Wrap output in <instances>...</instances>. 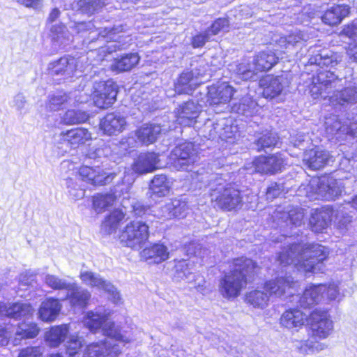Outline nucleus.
<instances>
[{
  "label": "nucleus",
  "mask_w": 357,
  "mask_h": 357,
  "mask_svg": "<svg viewBox=\"0 0 357 357\" xmlns=\"http://www.w3.org/2000/svg\"><path fill=\"white\" fill-rule=\"evenodd\" d=\"M84 324L91 332L101 329L107 337L100 343L87 346L83 357H116L121 351L120 343H128L130 339L121 335L107 315L100 310L89 311L84 318Z\"/></svg>",
  "instance_id": "f257e3e1"
},
{
  "label": "nucleus",
  "mask_w": 357,
  "mask_h": 357,
  "mask_svg": "<svg viewBox=\"0 0 357 357\" xmlns=\"http://www.w3.org/2000/svg\"><path fill=\"white\" fill-rule=\"evenodd\" d=\"M328 251L319 244H292L279 255L278 261L285 266L294 264L305 272L320 271V264L328 257Z\"/></svg>",
  "instance_id": "f03ea898"
},
{
  "label": "nucleus",
  "mask_w": 357,
  "mask_h": 357,
  "mask_svg": "<svg viewBox=\"0 0 357 357\" xmlns=\"http://www.w3.org/2000/svg\"><path fill=\"white\" fill-rule=\"evenodd\" d=\"M257 268L256 264L250 259L237 258L233 261L232 270L220 280L219 291L225 298L238 296L247 284V278Z\"/></svg>",
  "instance_id": "7ed1b4c3"
},
{
  "label": "nucleus",
  "mask_w": 357,
  "mask_h": 357,
  "mask_svg": "<svg viewBox=\"0 0 357 357\" xmlns=\"http://www.w3.org/2000/svg\"><path fill=\"white\" fill-rule=\"evenodd\" d=\"M344 185L342 180L332 176L313 178L308 184L302 185L299 192L304 191L305 196L310 200L319 199L332 200L342 194Z\"/></svg>",
  "instance_id": "20e7f679"
},
{
  "label": "nucleus",
  "mask_w": 357,
  "mask_h": 357,
  "mask_svg": "<svg viewBox=\"0 0 357 357\" xmlns=\"http://www.w3.org/2000/svg\"><path fill=\"white\" fill-rule=\"evenodd\" d=\"M211 202L215 206L225 211L240 208L243 199L240 191L231 184H225L221 178L210 183Z\"/></svg>",
  "instance_id": "39448f33"
},
{
  "label": "nucleus",
  "mask_w": 357,
  "mask_h": 357,
  "mask_svg": "<svg viewBox=\"0 0 357 357\" xmlns=\"http://www.w3.org/2000/svg\"><path fill=\"white\" fill-rule=\"evenodd\" d=\"M149 237V227L140 220L130 221L121 230L119 238L126 247L141 249Z\"/></svg>",
  "instance_id": "423d86ee"
},
{
  "label": "nucleus",
  "mask_w": 357,
  "mask_h": 357,
  "mask_svg": "<svg viewBox=\"0 0 357 357\" xmlns=\"http://www.w3.org/2000/svg\"><path fill=\"white\" fill-rule=\"evenodd\" d=\"M342 82L334 73L329 70H321L316 76H313L310 92L314 99L326 97V94L333 88L339 86Z\"/></svg>",
  "instance_id": "0eeeda50"
},
{
  "label": "nucleus",
  "mask_w": 357,
  "mask_h": 357,
  "mask_svg": "<svg viewBox=\"0 0 357 357\" xmlns=\"http://www.w3.org/2000/svg\"><path fill=\"white\" fill-rule=\"evenodd\" d=\"M116 85L112 80L100 81L93 85L92 98L96 106L101 109L110 107L116 100Z\"/></svg>",
  "instance_id": "6e6552de"
},
{
  "label": "nucleus",
  "mask_w": 357,
  "mask_h": 357,
  "mask_svg": "<svg viewBox=\"0 0 357 357\" xmlns=\"http://www.w3.org/2000/svg\"><path fill=\"white\" fill-rule=\"evenodd\" d=\"M196 158L195 145L191 142H184L176 146L169 155L170 164L176 170L186 169L195 162Z\"/></svg>",
  "instance_id": "1a4fd4ad"
},
{
  "label": "nucleus",
  "mask_w": 357,
  "mask_h": 357,
  "mask_svg": "<svg viewBox=\"0 0 357 357\" xmlns=\"http://www.w3.org/2000/svg\"><path fill=\"white\" fill-rule=\"evenodd\" d=\"M79 278L85 285L100 291H104L109 294L114 302L117 303L120 300V294L116 288L100 274L91 271H82L79 273Z\"/></svg>",
  "instance_id": "9d476101"
},
{
  "label": "nucleus",
  "mask_w": 357,
  "mask_h": 357,
  "mask_svg": "<svg viewBox=\"0 0 357 357\" xmlns=\"http://www.w3.org/2000/svg\"><path fill=\"white\" fill-rule=\"evenodd\" d=\"M283 165L284 159L282 155L275 154L270 156H259L251 163L247 164L245 169L250 174L254 172L273 174L281 171Z\"/></svg>",
  "instance_id": "9b49d317"
},
{
  "label": "nucleus",
  "mask_w": 357,
  "mask_h": 357,
  "mask_svg": "<svg viewBox=\"0 0 357 357\" xmlns=\"http://www.w3.org/2000/svg\"><path fill=\"white\" fill-rule=\"evenodd\" d=\"M310 325L313 337L327 338L333 331V322L326 311L315 310L310 315Z\"/></svg>",
  "instance_id": "f8f14e48"
},
{
  "label": "nucleus",
  "mask_w": 357,
  "mask_h": 357,
  "mask_svg": "<svg viewBox=\"0 0 357 357\" xmlns=\"http://www.w3.org/2000/svg\"><path fill=\"white\" fill-rule=\"evenodd\" d=\"M58 137V143L65 144L70 149H77L91 140V132L84 128L77 127L61 132Z\"/></svg>",
  "instance_id": "ddd939ff"
},
{
  "label": "nucleus",
  "mask_w": 357,
  "mask_h": 357,
  "mask_svg": "<svg viewBox=\"0 0 357 357\" xmlns=\"http://www.w3.org/2000/svg\"><path fill=\"white\" fill-rule=\"evenodd\" d=\"M161 128L159 125L146 123L142 125L135 132L133 137L128 139V143L131 146H137L138 144L149 145L154 143L161 133Z\"/></svg>",
  "instance_id": "4468645a"
},
{
  "label": "nucleus",
  "mask_w": 357,
  "mask_h": 357,
  "mask_svg": "<svg viewBox=\"0 0 357 357\" xmlns=\"http://www.w3.org/2000/svg\"><path fill=\"white\" fill-rule=\"evenodd\" d=\"M312 54L309 58L310 65L323 67H335L342 61V55L327 49H310Z\"/></svg>",
  "instance_id": "2eb2a0df"
},
{
  "label": "nucleus",
  "mask_w": 357,
  "mask_h": 357,
  "mask_svg": "<svg viewBox=\"0 0 357 357\" xmlns=\"http://www.w3.org/2000/svg\"><path fill=\"white\" fill-rule=\"evenodd\" d=\"M79 174L82 179L93 185H102L109 183L116 176L115 173H109L100 169H93L88 166L79 168Z\"/></svg>",
  "instance_id": "dca6fc26"
},
{
  "label": "nucleus",
  "mask_w": 357,
  "mask_h": 357,
  "mask_svg": "<svg viewBox=\"0 0 357 357\" xmlns=\"http://www.w3.org/2000/svg\"><path fill=\"white\" fill-rule=\"evenodd\" d=\"M234 89L226 82L213 85L208 89L207 102L210 105H220L227 104Z\"/></svg>",
  "instance_id": "f3484780"
},
{
  "label": "nucleus",
  "mask_w": 357,
  "mask_h": 357,
  "mask_svg": "<svg viewBox=\"0 0 357 357\" xmlns=\"http://www.w3.org/2000/svg\"><path fill=\"white\" fill-rule=\"evenodd\" d=\"M78 61L74 57L64 56L52 62L48 66V71L51 75H61L70 77L77 70Z\"/></svg>",
  "instance_id": "a211bd4d"
},
{
  "label": "nucleus",
  "mask_w": 357,
  "mask_h": 357,
  "mask_svg": "<svg viewBox=\"0 0 357 357\" xmlns=\"http://www.w3.org/2000/svg\"><path fill=\"white\" fill-rule=\"evenodd\" d=\"M333 106H351L357 103V86L349 85L342 90H336L329 98Z\"/></svg>",
  "instance_id": "6ab92c4d"
},
{
  "label": "nucleus",
  "mask_w": 357,
  "mask_h": 357,
  "mask_svg": "<svg viewBox=\"0 0 357 357\" xmlns=\"http://www.w3.org/2000/svg\"><path fill=\"white\" fill-rule=\"evenodd\" d=\"M200 107L193 101L181 105L176 111V121L183 126H189L199 116Z\"/></svg>",
  "instance_id": "aec40b11"
},
{
  "label": "nucleus",
  "mask_w": 357,
  "mask_h": 357,
  "mask_svg": "<svg viewBox=\"0 0 357 357\" xmlns=\"http://www.w3.org/2000/svg\"><path fill=\"white\" fill-rule=\"evenodd\" d=\"M40 331V327L35 322L22 321L18 323L13 333V343L14 345H18L22 340L35 338Z\"/></svg>",
  "instance_id": "412c9836"
},
{
  "label": "nucleus",
  "mask_w": 357,
  "mask_h": 357,
  "mask_svg": "<svg viewBox=\"0 0 357 357\" xmlns=\"http://www.w3.org/2000/svg\"><path fill=\"white\" fill-rule=\"evenodd\" d=\"M62 305L58 299L48 298L43 301L38 310V316L44 322L54 321L59 314Z\"/></svg>",
  "instance_id": "4be33fe9"
},
{
  "label": "nucleus",
  "mask_w": 357,
  "mask_h": 357,
  "mask_svg": "<svg viewBox=\"0 0 357 357\" xmlns=\"http://www.w3.org/2000/svg\"><path fill=\"white\" fill-rule=\"evenodd\" d=\"M126 126L124 117L120 114L110 113L107 114L100 121V126L103 132L112 135L122 132Z\"/></svg>",
  "instance_id": "5701e85b"
},
{
  "label": "nucleus",
  "mask_w": 357,
  "mask_h": 357,
  "mask_svg": "<svg viewBox=\"0 0 357 357\" xmlns=\"http://www.w3.org/2000/svg\"><path fill=\"white\" fill-rule=\"evenodd\" d=\"M188 210L189 206L185 200L174 199L161 207L162 213L160 216L165 219L184 218Z\"/></svg>",
  "instance_id": "b1692460"
},
{
  "label": "nucleus",
  "mask_w": 357,
  "mask_h": 357,
  "mask_svg": "<svg viewBox=\"0 0 357 357\" xmlns=\"http://www.w3.org/2000/svg\"><path fill=\"white\" fill-rule=\"evenodd\" d=\"M326 290V285L319 284L310 286L305 289L300 297L299 304L302 307L307 308L318 304L324 298V292Z\"/></svg>",
  "instance_id": "393cba45"
},
{
  "label": "nucleus",
  "mask_w": 357,
  "mask_h": 357,
  "mask_svg": "<svg viewBox=\"0 0 357 357\" xmlns=\"http://www.w3.org/2000/svg\"><path fill=\"white\" fill-rule=\"evenodd\" d=\"M330 159L328 151L319 149H313L305 152L303 162L312 169H319L324 167Z\"/></svg>",
  "instance_id": "a878e982"
},
{
  "label": "nucleus",
  "mask_w": 357,
  "mask_h": 357,
  "mask_svg": "<svg viewBox=\"0 0 357 357\" xmlns=\"http://www.w3.org/2000/svg\"><path fill=\"white\" fill-rule=\"evenodd\" d=\"M158 156L154 153H141L135 161L132 169L138 174L153 172L158 167Z\"/></svg>",
  "instance_id": "bb28decb"
},
{
  "label": "nucleus",
  "mask_w": 357,
  "mask_h": 357,
  "mask_svg": "<svg viewBox=\"0 0 357 357\" xmlns=\"http://www.w3.org/2000/svg\"><path fill=\"white\" fill-rule=\"evenodd\" d=\"M34 309L31 303L17 301L7 304L6 317L14 319H25L31 317Z\"/></svg>",
  "instance_id": "cd10ccee"
},
{
  "label": "nucleus",
  "mask_w": 357,
  "mask_h": 357,
  "mask_svg": "<svg viewBox=\"0 0 357 357\" xmlns=\"http://www.w3.org/2000/svg\"><path fill=\"white\" fill-rule=\"evenodd\" d=\"M294 282L291 278H278L266 282L263 289L268 293L270 297H281L286 291L293 287Z\"/></svg>",
  "instance_id": "c85d7f7f"
},
{
  "label": "nucleus",
  "mask_w": 357,
  "mask_h": 357,
  "mask_svg": "<svg viewBox=\"0 0 357 357\" xmlns=\"http://www.w3.org/2000/svg\"><path fill=\"white\" fill-rule=\"evenodd\" d=\"M68 291L67 298L72 306L83 308L87 305L91 298V293L87 289L73 283L70 284Z\"/></svg>",
  "instance_id": "c756f323"
},
{
  "label": "nucleus",
  "mask_w": 357,
  "mask_h": 357,
  "mask_svg": "<svg viewBox=\"0 0 357 357\" xmlns=\"http://www.w3.org/2000/svg\"><path fill=\"white\" fill-rule=\"evenodd\" d=\"M120 186L114 187L112 193L98 194L93 197V208L98 213H102L107 207L114 204L117 197L124 188L119 190Z\"/></svg>",
  "instance_id": "7c9ffc66"
},
{
  "label": "nucleus",
  "mask_w": 357,
  "mask_h": 357,
  "mask_svg": "<svg viewBox=\"0 0 357 357\" xmlns=\"http://www.w3.org/2000/svg\"><path fill=\"white\" fill-rule=\"evenodd\" d=\"M349 7L347 5H335L328 8L321 20L324 23L330 26H336L349 13Z\"/></svg>",
  "instance_id": "2f4dec72"
},
{
  "label": "nucleus",
  "mask_w": 357,
  "mask_h": 357,
  "mask_svg": "<svg viewBox=\"0 0 357 357\" xmlns=\"http://www.w3.org/2000/svg\"><path fill=\"white\" fill-rule=\"evenodd\" d=\"M172 182L165 174L155 175L151 181L150 185L151 198L155 200L156 198L162 197L169 192Z\"/></svg>",
  "instance_id": "473e14b6"
},
{
  "label": "nucleus",
  "mask_w": 357,
  "mask_h": 357,
  "mask_svg": "<svg viewBox=\"0 0 357 357\" xmlns=\"http://www.w3.org/2000/svg\"><path fill=\"white\" fill-rule=\"evenodd\" d=\"M284 79L281 77L267 76L261 81L263 95L266 98H273L281 93L284 89Z\"/></svg>",
  "instance_id": "72a5a7b5"
},
{
  "label": "nucleus",
  "mask_w": 357,
  "mask_h": 357,
  "mask_svg": "<svg viewBox=\"0 0 357 357\" xmlns=\"http://www.w3.org/2000/svg\"><path fill=\"white\" fill-rule=\"evenodd\" d=\"M141 257L146 260H150L149 263L160 264L169 258L167 248L162 244H154L146 248L141 253Z\"/></svg>",
  "instance_id": "f704fd0d"
},
{
  "label": "nucleus",
  "mask_w": 357,
  "mask_h": 357,
  "mask_svg": "<svg viewBox=\"0 0 357 357\" xmlns=\"http://www.w3.org/2000/svg\"><path fill=\"white\" fill-rule=\"evenodd\" d=\"M307 320V315L299 310L285 311L280 317V324L288 329L303 326Z\"/></svg>",
  "instance_id": "c9c22d12"
},
{
  "label": "nucleus",
  "mask_w": 357,
  "mask_h": 357,
  "mask_svg": "<svg viewBox=\"0 0 357 357\" xmlns=\"http://www.w3.org/2000/svg\"><path fill=\"white\" fill-rule=\"evenodd\" d=\"M139 61V56L137 53L125 54L114 60L111 69L118 73L132 70Z\"/></svg>",
  "instance_id": "e433bc0d"
},
{
  "label": "nucleus",
  "mask_w": 357,
  "mask_h": 357,
  "mask_svg": "<svg viewBox=\"0 0 357 357\" xmlns=\"http://www.w3.org/2000/svg\"><path fill=\"white\" fill-rule=\"evenodd\" d=\"M68 331L69 328L66 324L52 327L45 333V339L50 347H56L64 341Z\"/></svg>",
  "instance_id": "4c0bfd02"
},
{
  "label": "nucleus",
  "mask_w": 357,
  "mask_h": 357,
  "mask_svg": "<svg viewBox=\"0 0 357 357\" xmlns=\"http://www.w3.org/2000/svg\"><path fill=\"white\" fill-rule=\"evenodd\" d=\"M197 85L191 72L182 73L174 84L175 91L179 94H190Z\"/></svg>",
  "instance_id": "58836bf2"
},
{
  "label": "nucleus",
  "mask_w": 357,
  "mask_h": 357,
  "mask_svg": "<svg viewBox=\"0 0 357 357\" xmlns=\"http://www.w3.org/2000/svg\"><path fill=\"white\" fill-rule=\"evenodd\" d=\"M278 59L274 52L268 51L260 52L253 61L258 73L270 70L277 63Z\"/></svg>",
  "instance_id": "ea45409f"
},
{
  "label": "nucleus",
  "mask_w": 357,
  "mask_h": 357,
  "mask_svg": "<svg viewBox=\"0 0 357 357\" xmlns=\"http://www.w3.org/2000/svg\"><path fill=\"white\" fill-rule=\"evenodd\" d=\"M330 221V212L322 209L314 211L310 219L312 229L315 232H321L327 227Z\"/></svg>",
  "instance_id": "a19ab883"
},
{
  "label": "nucleus",
  "mask_w": 357,
  "mask_h": 357,
  "mask_svg": "<svg viewBox=\"0 0 357 357\" xmlns=\"http://www.w3.org/2000/svg\"><path fill=\"white\" fill-rule=\"evenodd\" d=\"M125 218V213L121 210H114L102 223V231L107 234L116 231L120 223Z\"/></svg>",
  "instance_id": "79ce46f5"
},
{
  "label": "nucleus",
  "mask_w": 357,
  "mask_h": 357,
  "mask_svg": "<svg viewBox=\"0 0 357 357\" xmlns=\"http://www.w3.org/2000/svg\"><path fill=\"white\" fill-rule=\"evenodd\" d=\"M308 36L301 31H296L287 36H282L278 40L279 46L289 49L303 45L307 41Z\"/></svg>",
  "instance_id": "37998d69"
},
{
  "label": "nucleus",
  "mask_w": 357,
  "mask_h": 357,
  "mask_svg": "<svg viewBox=\"0 0 357 357\" xmlns=\"http://www.w3.org/2000/svg\"><path fill=\"white\" fill-rule=\"evenodd\" d=\"M192 263L188 260L177 261L174 266V278L176 280L190 281L192 277Z\"/></svg>",
  "instance_id": "c03bdc74"
},
{
  "label": "nucleus",
  "mask_w": 357,
  "mask_h": 357,
  "mask_svg": "<svg viewBox=\"0 0 357 357\" xmlns=\"http://www.w3.org/2000/svg\"><path fill=\"white\" fill-rule=\"evenodd\" d=\"M270 296L268 293L262 288L261 289H255L250 291L246 296L248 303L252 305L255 307L264 308L267 306Z\"/></svg>",
  "instance_id": "a18cd8bd"
},
{
  "label": "nucleus",
  "mask_w": 357,
  "mask_h": 357,
  "mask_svg": "<svg viewBox=\"0 0 357 357\" xmlns=\"http://www.w3.org/2000/svg\"><path fill=\"white\" fill-rule=\"evenodd\" d=\"M235 71L244 80L254 79L257 73L254 61L250 63L245 60L236 65Z\"/></svg>",
  "instance_id": "49530a36"
},
{
  "label": "nucleus",
  "mask_w": 357,
  "mask_h": 357,
  "mask_svg": "<svg viewBox=\"0 0 357 357\" xmlns=\"http://www.w3.org/2000/svg\"><path fill=\"white\" fill-rule=\"evenodd\" d=\"M89 119V114L84 111L70 109L63 116V121L67 125H74L85 122Z\"/></svg>",
  "instance_id": "de8ad7c7"
},
{
  "label": "nucleus",
  "mask_w": 357,
  "mask_h": 357,
  "mask_svg": "<svg viewBox=\"0 0 357 357\" xmlns=\"http://www.w3.org/2000/svg\"><path fill=\"white\" fill-rule=\"evenodd\" d=\"M304 218L303 210L299 207H291L287 211L284 212L281 218L284 219L285 221L289 220L290 224L296 227L302 225Z\"/></svg>",
  "instance_id": "09e8293b"
},
{
  "label": "nucleus",
  "mask_w": 357,
  "mask_h": 357,
  "mask_svg": "<svg viewBox=\"0 0 357 357\" xmlns=\"http://www.w3.org/2000/svg\"><path fill=\"white\" fill-rule=\"evenodd\" d=\"M324 126L326 132L331 135H334L339 132L345 133L346 131V126H342L338 117L335 115H330L326 117Z\"/></svg>",
  "instance_id": "8fccbe9b"
},
{
  "label": "nucleus",
  "mask_w": 357,
  "mask_h": 357,
  "mask_svg": "<svg viewBox=\"0 0 357 357\" xmlns=\"http://www.w3.org/2000/svg\"><path fill=\"white\" fill-rule=\"evenodd\" d=\"M43 281L48 287L54 290H68L71 284L66 280L52 274H47L44 277Z\"/></svg>",
  "instance_id": "3c124183"
},
{
  "label": "nucleus",
  "mask_w": 357,
  "mask_h": 357,
  "mask_svg": "<svg viewBox=\"0 0 357 357\" xmlns=\"http://www.w3.org/2000/svg\"><path fill=\"white\" fill-rule=\"evenodd\" d=\"M13 325H0V347H6L8 344L12 337H13Z\"/></svg>",
  "instance_id": "603ef678"
},
{
  "label": "nucleus",
  "mask_w": 357,
  "mask_h": 357,
  "mask_svg": "<svg viewBox=\"0 0 357 357\" xmlns=\"http://www.w3.org/2000/svg\"><path fill=\"white\" fill-rule=\"evenodd\" d=\"M278 142V137L275 133L268 132L261 136L257 140V146L261 149L275 146Z\"/></svg>",
  "instance_id": "864d4df0"
},
{
  "label": "nucleus",
  "mask_w": 357,
  "mask_h": 357,
  "mask_svg": "<svg viewBox=\"0 0 357 357\" xmlns=\"http://www.w3.org/2000/svg\"><path fill=\"white\" fill-rule=\"evenodd\" d=\"M66 185L68 188V193L73 199L77 200L84 197L85 190L78 187L72 178H68L66 180Z\"/></svg>",
  "instance_id": "5fc2aeb1"
},
{
  "label": "nucleus",
  "mask_w": 357,
  "mask_h": 357,
  "mask_svg": "<svg viewBox=\"0 0 357 357\" xmlns=\"http://www.w3.org/2000/svg\"><path fill=\"white\" fill-rule=\"evenodd\" d=\"M44 351L42 346L27 347L20 350L17 357H42Z\"/></svg>",
  "instance_id": "6e6d98bb"
},
{
  "label": "nucleus",
  "mask_w": 357,
  "mask_h": 357,
  "mask_svg": "<svg viewBox=\"0 0 357 357\" xmlns=\"http://www.w3.org/2000/svg\"><path fill=\"white\" fill-rule=\"evenodd\" d=\"M82 347L80 339L77 336H71L67 342L66 351L71 357H76Z\"/></svg>",
  "instance_id": "4d7b16f0"
},
{
  "label": "nucleus",
  "mask_w": 357,
  "mask_h": 357,
  "mask_svg": "<svg viewBox=\"0 0 357 357\" xmlns=\"http://www.w3.org/2000/svg\"><path fill=\"white\" fill-rule=\"evenodd\" d=\"M68 96L66 94L57 93L51 97L49 101V107L52 110H57L68 101Z\"/></svg>",
  "instance_id": "13d9d810"
},
{
  "label": "nucleus",
  "mask_w": 357,
  "mask_h": 357,
  "mask_svg": "<svg viewBox=\"0 0 357 357\" xmlns=\"http://www.w3.org/2000/svg\"><path fill=\"white\" fill-rule=\"evenodd\" d=\"M228 26V20L225 18H220L214 22L208 31H209L211 36H214L218 34L221 31H227Z\"/></svg>",
  "instance_id": "bf43d9fd"
},
{
  "label": "nucleus",
  "mask_w": 357,
  "mask_h": 357,
  "mask_svg": "<svg viewBox=\"0 0 357 357\" xmlns=\"http://www.w3.org/2000/svg\"><path fill=\"white\" fill-rule=\"evenodd\" d=\"M239 101L238 104L234 103L232 107L238 113L244 114L254 104L248 96H243Z\"/></svg>",
  "instance_id": "052dcab7"
},
{
  "label": "nucleus",
  "mask_w": 357,
  "mask_h": 357,
  "mask_svg": "<svg viewBox=\"0 0 357 357\" xmlns=\"http://www.w3.org/2000/svg\"><path fill=\"white\" fill-rule=\"evenodd\" d=\"M121 31V29L114 28V27H105L104 29H100L98 31V40L105 39L107 40H115V34Z\"/></svg>",
  "instance_id": "680f3d73"
},
{
  "label": "nucleus",
  "mask_w": 357,
  "mask_h": 357,
  "mask_svg": "<svg viewBox=\"0 0 357 357\" xmlns=\"http://www.w3.org/2000/svg\"><path fill=\"white\" fill-rule=\"evenodd\" d=\"M35 275L30 272H24L19 276V284L20 286H31L35 282Z\"/></svg>",
  "instance_id": "e2e57ef3"
},
{
  "label": "nucleus",
  "mask_w": 357,
  "mask_h": 357,
  "mask_svg": "<svg viewBox=\"0 0 357 357\" xmlns=\"http://www.w3.org/2000/svg\"><path fill=\"white\" fill-rule=\"evenodd\" d=\"M211 33L209 31H206L203 33L198 34L195 36L192 39V45L194 47H202L206 41H208L211 38Z\"/></svg>",
  "instance_id": "0e129e2a"
},
{
  "label": "nucleus",
  "mask_w": 357,
  "mask_h": 357,
  "mask_svg": "<svg viewBox=\"0 0 357 357\" xmlns=\"http://www.w3.org/2000/svg\"><path fill=\"white\" fill-rule=\"evenodd\" d=\"M324 294L331 301L340 300V293L337 287L335 284L326 286V290L324 292Z\"/></svg>",
  "instance_id": "69168bd1"
},
{
  "label": "nucleus",
  "mask_w": 357,
  "mask_h": 357,
  "mask_svg": "<svg viewBox=\"0 0 357 357\" xmlns=\"http://www.w3.org/2000/svg\"><path fill=\"white\" fill-rule=\"evenodd\" d=\"M296 349L302 354H312L311 340L297 342L295 344Z\"/></svg>",
  "instance_id": "338daca9"
},
{
  "label": "nucleus",
  "mask_w": 357,
  "mask_h": 357,
  "mask_svg": "<svg viewBox=\"0 0 357 357\" xmlns=\"http://www.w3.org/2000/svg\"><path fill=\"white\" fill-rule=\"evenodd\" d=\"M282 192L281 187L279 184L273 183L267 189L266 197L268 199H273L280 195Z\"/></svg>",
  "instance_id": "774afa93"
}]
</instances>
